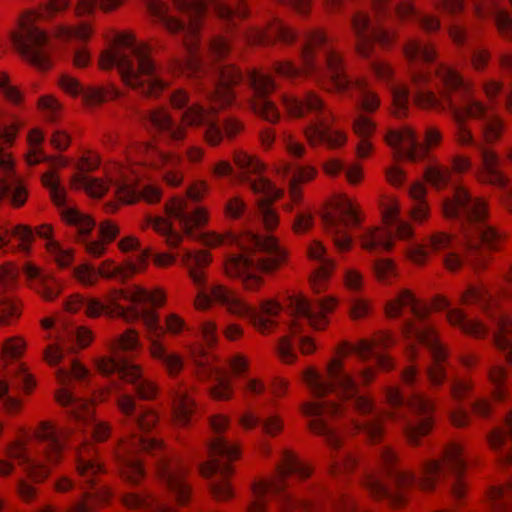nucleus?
Masks as SVG:
<instances>
[{"label": "nucleus", "mask_w": 512, "mask_h": 512, "mask_svg": "<svg viewBox=\"0 0 512 512\" xmlns=\"http://www.w3.org/2000/svg\"><path fill=\"white\" fill-rule=\"evenodd\" d=\"M173 9L181 13L185 19L178 18L164 0H147L152 16L160 21L171 33L182 37L184 55L173 62V69L187 74L199 81L210 102V108L199 104L187 106L188 96L182 90H176L170 96L171 104L178 109L186 108L182 114L185 124L204 127V138L211 146L221 143L224 136L234 138L243 129L237 118L228 116L222 125L211 115L220 108L230 105L236 92L234 87L239 84L247 86L248 102L255 114L269 122L279 119V111L268 95L275 89L270 75L253 70L244 76L238 68L224 62L215 63L229 51L228 40L218 36L202 48L198 43L197 32L199 21L208 9L230 26H235L238 19L247 15L243 7L234 8L228 0H173Z\"/></svg>", "instance_id": "f257e3e1"}, {"label": "nucleus", "mask_w": 512, "mask_h": 512, "mask_svg": "<svg viewBox=\"0 0 512 512\" xmlns=\"http://www.w3.org/2000/svg\"><path fill=\"white\" fill-rule=\"evenodd\" d=\"M404 53L413 66V91L404 84H393L396 115L406 114L411 99L421 108L449 109L457 124L458 142L473 146L479 154L478 180L498 187L503 204L512 213V179L499 168L498 154L487 146L501 138L504 120L492 105H485L475 97L471 86L455 70L436 62L435 51L428 43L410 39Z\"/></svg>", "instance_id": "f03ea898"}, {"label": "nucleus", "mask_w": 512, "mask_h": 512, "mask_svg": "<svg viewBox=\"0 0 512 512\" xmlns=\"http://www.w3.org/2000/svg\"><path fill=\"white\" fill-rule=\"evenodd\" d=\"M303 379L314 396L334 395L333 399L308 403L303 408L304 414L311 418V431L322 436L332 448L340 446L341 437L331 419L343 420L348 433L360 434L371 443L381 440L385 418L401 424L410 444L416 445L417 439L432 428L433 404L422 392L414 391L405 399L397 388H388L386 398L394 411L383 415L359 393L348 367L339 359L329 364L327 379L313 369L306 370Z\"/></svg>", "instance_id": "7ed1b4c3"}, {"label": "nucleus", "mask_w": 512, "mask_h": 512, "mask_svg": "<svg viewBox=\"0 0 512 512\" xmlns=\"http://www.w3.org/2000/svg\"><path fill=\"white\" fill-rule=\"evenodd\" d=\"M206 191L204 182L195 183L189 187L185 197H174L166 204L167 214L179 222L187 236L201 237L207 246L236 244L239 251L231 253L225 261L226 274L239 279L246 290H256L262 283L261 273L279 267L286 259L285 251L274 237L255 233L250 228L239 237L216 233L194 234L193 229L203 226L208 219L206 211L196 205Z\"/></svg>", "instance_id": "20e7f679"}, {"label": "nucleus", "mask_w": 512, "mask_h": 512, "mask_svg": "<svg viewBox=\"0 0 512 512\" xmlns=\"http://www.w3.org/2000/svg\"><path fill=\"white\" fill-rule=\"evenodd\" d=\"M379 470L366 476L365 485L371 495L386 500L390 505L399 506L404 501V490L420 488L431 491L437 482H444L455 499L465 495L464 474L467 467L463 448L458 443L447 445L441 459L425 460L422 463V475L417 478L411 471L397 466V456L388 446L376 451Z\"/></svg>", "instance_id": "39448f33"}, {"label": "nucleus", "mask_w": 512, "mask_h": 512, "mask_svg": "<svg viewBox=\"0 0 512 512\" xmlns=\"http://www.w3.org/2000/svg\"><path fill=\"white\" fill-rule=\"evenodd\" d=\"M116 401L129 434V440L119 445L115 456L121 476L131 483H137L145 473L138 453H150L156 457L155 465L161 481L178 503H186L190 498L191 489L185 479V465L180 459L166 453L162 443L155 438L136 433V430L150 431L158 421L156 413L137 406L135 399L128 393L119 394Z\"/></svg>", "instance_id": "423d86ee"}, {"label": "nucleus", "mask_w": 512, "mask_h": 512, "mask_svg": "<svg viewBox=\"0 0 512 512\" xmlns=\"http://www.w3.org/2000/svg\"><path fill=\"white\" fill-rule=\"evenodd\" d=\"M425 177L437 189L451 186V195L443 200V214L447 219L453 220L463 232L460 245L464 255L454 252L446 255V267L455 271L463 261L476 268L484 267L488 252L498 250L503 241V235L486 222L485 201L473 197L468 190L458 185L446 167L429 166L425 171Z\"/></svg>", "instance_id": "0eeeda50"}, {"label": "nucleus", "mask_w": 512, "mask_h": 512, "mask_svg": "<svg viewBox=\"0 0 512 512\" xmlns=\"http://www.w3.org/2000/svg\"><path fill=\"white\" fill-rule=\"evenodd\" d=\"M88 370L77 360L72 359L68 367L58 369L57 378L62 385L57 393V401L66 408L80 428H84L85 435L76 446L77 471L82 480L91 491H82L80 499L70 506L67 512H94L96 503H106L110 497V490L104 485H98V476L103 472L102 465L95 457V449L91 440L103 441L109 435V426L96 420L93 416L92 406L78 398L72 390V382L85 384L88 382Z\"/></svg>", "instance_id": "6e6552de"}, {"label": "nucleus", "mask_w": 512, "mask_h": 512, "mask_svg": "<svg viewBox=\"0 0 512 512\" xmlns=\"http://www.w3.org/2000/svg\"><path fill=\"white\" fill-rule=\"evenodd\" d=\"M118 299H123L134 305L142 303L161 305L164 302V295L160 291L149 292L140 287H134L128 291L121 290L117 292L112 307L107 310L97 299H86L77 294L65 301V308L71 313L83 311L89 317H97L106 312L110 316L121 317L125 321L141 319L150 334L151 355L162 363L171 376L177 375L182 370L183 360L180 355L167 351L159 342L158 338L165 333V329L160 324L158 316L149 309L125 308L117 302Z\"/></svg>", "instance_id": "1a4fd4ad"}, {"label": "nucleus", "mask_w": 512, "mask_h": 512, "mask_svg": "<svg viewBox=\"0 0 512 512\" xmlns=\"http://www.w3.org/2000/svg\"><path fill=\"white\" fill-rule=\"evenodd\" d=\"M210 262V255L204 251L195 252L185 249L182 253V263L188 269L191 280L199 290L194 302L195 307L204 310L212 302H217L225 306L231 314L248 319L260 333H269L277 325L275 318L281 311V306L273 300H265L261 303L260 309H256L222 284H214L206 289L203 268Z\"/></svg>", "instance_id": "9d476101"}, {"label": "nucleus", "mask_w": 512, "mask_h": 512, "mask_svg": "<svg viewBox=\"0 0 512 512\" xmlns=\"http://www.w3.org/2000/svg\"><path fill=\"white\" fill-rule=\"evenodd\" d=\"M304 70L312 73L322 68L321 76L326 80V89L339 93L355 90L357 104L366 112L375 111L379 104L378 96L362 80L352 81L346 73L342 56L334 49L328 37L318 29L305 33L301 49Z\"/></svg>", "instance_id": "9b49d317"}, {"label": "nucleus", "mask_w": 512, "mask_h": 512, "mask_svg": "<svg viewBox=\"0 0 512 512\" xmlns=\"http://www.w3.org/2000/svg\"><path fill=\"white\" fill-rule=\"evenodd\" d=\"M99 64L102 69L116 67L123 82L143 95L157 96L167 86L162 70L150 57L149 47L132 35H119L115 46L102 53Z\"/></svg>", "instance_id": "f8f14e48"}, {"label": "nucleus", "mask_w": 512, "mask_h": 512, "mask_svg": "<svg viewBox=\"0 0 512 512\" xmlns=\"http://www.w3.org/2000/svg\"><path fill=\"white\" fill-rule=\"evenodd\" d=\"M404 308H409L415 317V320H406L402 325L403 333L410 340L407 347L409 357L411 359L415 358L416 343L424 345L433 360V364L427 368L429 380L433 385H441L446 379L442 363L447 357V352L438 341L433 327L424 322L428 308L420 305L409 290H403L394 300L387 304L386 313L389 317H398L402 315Z\"/></svg>", "instance_id": "ddd939ff"}, {"label": "nucleus", "mask_w": 512, "mask_h": 512, "mask_svg": "<svg viewBox=\"0 0 512 512\" xmlns=\"http://www.w3.org/2000/svg\"><path fill=\"white\" fill-rule=\"evenodd\" d=\"M70 429H59L49 422H42L35 432L37 447L17 442L7 452L8 459L0 460V475L6 476L13 469L12 461H16L34 481L45 479L50 470L47 463H57L64 449V441L71 435Z\"/></svg>", "instance_id": "4468645a"}, {"label": "nucleus", "mask_w": 512, "mask_h": 512, "mask_svg": "<svg viewBox=\"0 0 512 512\" xmlns=\"http://www.w3.org/2000/svg\"><path fill=\"white\" fill-rule=\"evenodd\" d=\"M234 162L240 169L237 176L239 181L249 184L255 194H262L264 197L257 201L255 214L248 210L245 201L240 196L229 198L224 207L226 217L233 220L242 219L247 224L257 219L266 229L274 228L278 223V217L271 208L270 202L279 198L282 191L260 175L263 165L256 158L245 152L236 151Z\"/></svg>", "instance_id": "2eb2a0df"}, {"label": "nucleus", "mask_w": 512, "mask_h": 512, "mask_svg": "<svg viewBox=\"0 0 512 512\" xmlns=\"http://www.w3.org/2000/svg\"><path fill=\"white\" fill-rule=\"evenodd\" d=\"M462 301L479 304L488 313L490 326L469 319L459 309L449 310L447 314L449 322L463 332L478 338L486 336L491 331L495 346L512 365V319L494 307L495 299L487 286L484 284L470 286L462 295Z\"/></svg>", "instance_id": "dca6fc26"}, {"label": "nucleus", "mask_w": 512, "mask_h": 512, "mask_svg": "<svg viewBox=\"0 0 512 512\" xmlns=\"http://www.w3.org/2000/svg\"><path fill=\"white\" fill-rule=\"evenodd\" d=\"M289 306L294 318L288 326L287 333L279 338L275 346L277 355L287 364L297 359V346L303 354L315 350L312 339L303 333L302 322L309 323L315 329H322L327 323V313L335 307V300L330 297L310 300L296 294L289 298Z\"/></svg>", "instance_id": "f3484780"}, {"label": "nucleus", "mask_w": 512, "mask_h": 512, "mask_svg": "<svg viewBox=\"0 0 512 512\" xmlns=\"http://www.w3.org/2000/svg\"><path fill=\"white\" fill-rule=\"evenodd\" d=\"M277 478L261 480L253 485V501L247 512H266V503L275 500L277 512H308L320 508V503L312 500L293 498L285 491L286 479L294 476L305 479L311 470L300 462L291 452L283 454L282 463L277 468Z\"/></svg>", "instance_id": "a211bd4d"}, {"label": "nucleus", "mask_w": 512, "mask_h": 512, "mask_svg": "<svg viewBox=\"0 0 512 512\" xmlns=\"http://www.w3.org/2000/svg\"><path fill=\"white\" fill-rule=\"evenodd\" d=\"M283 103L292 116L302 117L306 113L314 115V119L305 128L306 138L311 145L322 143L329 148H336L346 142V135L332 128L335 118L315 93L308 92L303 98L285 96Z\"/></svg>", "instance_id": "6ab92c4d"}, {"label": "nucleus", "mask_w": 512, "mask_h": 512, "mask_svg": "<svg viewBox=\"0 0 512 512\" xmlns=\"http://www.w3.org/2000/svg\"><path fill=\"white\" fill-rule=\"evenodd\" d=\"M138 344L136 332L132 329L127 330L111 344L112 355L97 361V368L105 376L117 375L118 378L132 384L141 399L149 400L156 395V386L142 377L137 365L121 355L123 351H134Z\"/></svg>", "instance_id": "aec40b11"}, {"label": "nucleus", "mask_w": 512, "mask_h": 512, "mask_svg": "<svg viewBox=\"0 0 512 512\" xmlns=\"http://www.w3.org/2000/svg\"><path fill=\"white\" fill-rule=\"evenodd\" d=\"M42 183L49 190L55 205L62 209L61 214L64 221L74 228L77 241L84 244L86 251L91 256H101L105 251L104 243L98 240H89V235L96 225L95 221L89 215L67 205L66 190L53 172L49 171L43 174Z\"/></svg>", "instance_id": "412c9836"}, {"label": "nucleus", "mask_w": 512, "mask_h": 512, "mask_svg": "<svg viewBox=\"0 0 512 512\" xmlns=\"http://www.w3.org/2000/svg\"><path fill=\"white\" fill-rule=\"evenodd\" d=\"M209 460L201 464V474L210 479V490L217 500H227L233 496L227 480L232 473L230 462L239 456L237 446L222 436L215 437L208 446Z\"/></svg>", "instance_id": "4be33fe9"}, {"label": "nucleus", "mask_w": 512, "mask_h": 512, "mask_svg": "<svg viewBox=\"0 0 512 512\" xmlns=\"http://www.w3.org/2000/svg\"><path fill=\"white\" fill-rule=\"evenodd\" d=\"M386 229H368L362 235V246L369 252L390 250L393 239H409L413 235L410 224L400 218V208L397 203H390L383 212Z\"/></svg>", "instance_id": "5701e85b"}, {"label": "nucleus", "mask_w": 512, "mask_h": 512, "mask_svg": "<svg viewBox=\"0 0 512 512\" xmlns=\"http://www.w3.org/2000/svg\"><path fill=\"white\" fill-rule=\"evenodd\" d=\"M394 343L393 337L386 332H380L372 340L362 339L357 344H347L344 354H355L361 361L372 360L373 364L361 368L358 372L363 382L372 380L375 369L389 370L393 367L392 360L379 349L387 348Z\"/></svg>", "instance_id": "b1692460"}, {"label": "nucleus", "mask_w": 512, "mask_h": 512, "mask_svg": "<svg viewBox=\"0 0 512 512\" xmlns=\"http://www.w3.org/2000/svg\"><path fill=\"white\" fill-rule=\"evenodd\" d=\"M440 139V132L433 127L426 130V145L419 142L414 130L408 126L390 131L386 136V142L393 149L394 157L398 160L406 159L411 162H418L424 159L427 154L426 146L436 145Z\"/></svg>", "instance_id": "393cba45"}, {"label": "nucleus", "mask_w": 512, "mask_h": 512, "mask_svg": "<svg viewBox=\"0 0 512 512\" xmlns=\"http://www.w3.org/2000/svg\"><path fill=\"white\" fill-rule=\"evenodd\" d=\"M322 221L326 232L332 236L338 251H348L352 239L346 229L349 226H356L360 221L357 209L352 201L346 197H340L335 202L334 211L323 214Z\"/></svg>", "instance_id": "a878e982"}, {"label": "nucleus", "mask_w": 512, "mask_h": 512, "mask_svg": "<svg viewBox=\"0 0 512 512\" xmlns=\"http://www.w3.org/2000/svg\"><path fill=\"white\" fill-rule=\"evenodd\" d=\"M33 16L22 22V35H15L13 43L18 52L41 70L50 67L46 33L32 23Z\"/></svg>", "instance_id": "bb28decb"}, {"label": "nucleus", "mask_w": 512, "mask_h": 512, "mask_svg": "<svg viewBox=\"0 0 512 512\" xmlns=\"http://www.w3.org/2000/svg\"><path fill=\"white\" fill-rule=\"evenodd\" d=\"M92 339V333L87 328L63 321L57 329V342L46 348L44 358L50 365L57 364L63 358L64 349L75 352L88 346Z\"/></svg>", "instance_id": "cd10ccee"}, {"label": "nucleus", "mask_w": 512, "mask_h": 512, "mask_svg": "<svg viewBox=\"0 0 512 512\" xmlns=\"http://www.w3.org/2000/svg\"><path fill=\"white\" fill-rule=\"evenodd\" d=\"M352 29L356 50L363 57L370 56L376 42L388 45L393 39V33L388 28L372 22L370 16L364 12H357L352 17Z\"/></svg>", "instance_id": "c85d7f7f"}, {"label": "nucleus", "mask_w": 512, "mask_h": 512, "mask_svg": "<svg viewBox=\"0 0 512 512\" xmlns=\"http://www.w3.org/2000/svg\"><path fill=\"white\" fill-rule=\"evenodd\" d=\"M148 254L141 253L137 256V262L128 261L124 266H114L112 262L105 261L99 269L94 266L84 263L73 269L75 278L83 285H93L98 276L105 278H118L125 280L132 274L138 272L146 263Z\"/></svg>", "instance_id": "c756f323"}, {"label": "nucleus", "mask_w": 512, "mask_h": 512, "mask_svg": "<svg viewBox=\"0 0 512 512\" xmlns=\"http://www.w3.org/2000/svg\"><path fill=\"white\" fill-rule=\"evenodd\" d=\"M34 386L32 375L22 363H15L7 371L5 379H0V402L7 412H16L20 408V400L10 392L22 389L29 392Z\"/></svg>", "instance_id": "7c9ffc66"}, {"label": "nucleus", "mask_w": 512, "mask_h": 512, "mask_svg": "<svg viewBox=\"0 0 512 512\" xmlns=\"http://www.w3.org/2000/svg\"><path fill=\"white\" fill-rule=\"evenodd\" d=\"M241 37L251 45L267 46L276 41L291 44L297 38V34L279 18L273 17L264 28L251 27L243 31Z\"/></svg>", "instance_id": "2f4dec72"}, {"label": "nucleus", "mask_w": 512, "mask_h": 512, "mask_svg": "<svg viewBox=\"0 0 512 512\" xmlns=\"http://www.w3.org/2000/svg\"><path fill=\"white\" fill-rule=\"evenodd\" d=\"M373 6L378 18L395 16L400 19H413L426 32H435L440 27L437 18L418 12L409 0H403L395 7H392L388 0H373Z\"/></svg>", "instance_id": "473e14b6"}, {"label": "nucleus", "mask_w": 512, "mask_h": 512, "mask_svg": "<svg viewBox=\"0 0 512 512\" xmlns=\"http://www.w3.org/2000/svg\"><path fill=\"white\" fill-rule=\"evenodd\" d=\"M145 164L157 169L165 170V179L168 184L178 186L182 181V174L176 168L182 162L180 156L163 151L152 143H144L139 147Z\"/></svg>", "instance_id": "72a5a7b5"}, {"label": "nucleus", "mask_w": 512, "mask_h": 512, "mask_svg": "<svg viewBox=\"0 0 512 512\" xmlns=\"http://www.w3.org/2000/svg\"><path fill=\"white\" fill-rule=\"evenodd\" d=\"M141 119L146 128L154 129L164 141L176 143L185 136L184 128L174 122L164 108L148 111Z\"/></svg>", "instance_id": "f704fd0d"}, {"label": "nucleus", "mask_w": 512, "mask_h": 512, "mask_svg": "<svg viewBox=\"0 0 512 512\" xmlns=\"http://www.w3.org/2000/svg\"><path fill=\"white\" fill-rule=\"evenodd\" d=\"M479 17L491 15L499 34L506 40H512V16L499 0H473Z\"/></svg>", "instance_id": "c9c22d12"}, {"label": "nucleus", "mask_w": 512, "mask_h": 512, "mask_svg": "<svg viewBox=\"0 0 512 512\" xmlns=\"http://www.w3.org/2000/svg\"><path fill=\"white\" fill-rule=\"evenodd\" d=\"M60 85L64 91L72 96L81 95L83 100L89 105L100 104L116 96V91L112 88L84 87L77 79L71 76H63L60 80Z\"/></svg>", "instance_id": "e433bc0d"}, {"label": "nucleus", "mask_w": 512, "mask_h": 512, "mask_svg": "<svg viewBox=\"0 0 512 512\" xmlns=\"http://www.w3.org/2000/svg\"><path fill=\"white\" fill-rule=\"evenodd\" d=\"M114 194L123 203H134L143 199L147 203H155L161 197L160 189L152 184L135 186L128 181H117L114 183Z\"/></svg>", "instance_id": "4c0bfd02"}, {"label": "nucleus", "mask_w": 512, "mask_h": 512, "mask_svg": "<svg viewBox=\"0 0 512 512\" xmlns=\"http://www.w3.org/2000/svg\"><path fill=\"white\" fill-rule=\"evenodd\" d=\"M191 389L190 386L180 383L171 390L173 419L179 426L188 425L194 412L195 403L190 395Z\"/></svg>", "instance_id": "58836bf2"}, {"label": "nucleus", "mask_w": 512, "mask_h": 512, "mask_svg": "<svg viewBox=\"0 0 512 512\" xmlns=\"http://www.w3.org/2000/svg\"><path fill=\"white\" fill-rule=\"evenodd\" d=\"M24 274L29 286L46 300H52L59 294V283L46 271L32 265H27L24 269Z\"/></svg>", "instance_id": "ea45409f"}, {"label": "nucleus", "mask_w": 512, "mask_h": 512, "mask_svg": "<svg viewBox=\"0 0 512 512\" xmlns=\"http://www.w3.org/2000/svg\"><path fill=\"white\" fill-rule=\"evenodd\" d=\"M308 255L310 259L319 263L311 279L313 289L319 292L324 288V282L330 276L335 264L333 260L326 255V249L319 241H314L310 245Z\"/></svg>", "instance_id": "a19ab883"}, {"label": "nucleus", "mask_w": 512, "mask_h": 512, "mask_svg": "<svg viewBox=\"0 0 512 512\" xmlns=\"http://www.w3.org/2000/svg\"><path fill=\"white\" fill-rule=\"evenodd\" d=\"M43 140L44 136L41 131L34 129L29 133L28 142L30 150L26 157L28 165L33 166L40 162H48L51 167L65 166L67 160L64 157H50L43 152L41 148Z\"/></svg>", "instance_id": "79ce46f5"}, {"label": "nucleus", "mask_w": 512, "mask_h": 512, "mask_svg": "<svg viewBox=\"0 0 512 512\" xmlns=\"http://www.w3.org/2000/svg\"><path fill=\"white\" fill-rule=\"evenodd\" d=\"M123 504L130 509L147 512H174L172 507L144 492H130L122 496Z\"/></svg>", "instance_id": "37998d69"}, {"label": "nucleus", "mask_w": 512, "mask_h": 512, "mask_svg": "<svg viewBox=\"0 0 512 512\" xmlns=\"http://www.w3.org/2000/svg\"><path fill=\"white\" fill-rule=\"evenodd\" d=\"M280 173H282L283 176L288 179L291 200L294 203H299L301 200L299 184L302 182L310 181L315 175V170L310 167L285 164L283 165Z\"/></svg>", "instance_id": "c03bdc74"}, {"label": "nucleus", "mask_w": 512, "mask_h": 512, "mask_svg": "<svg viewBox=\"0 0 512 512\" xmlns=\"http://www.w3.org/2000/svg\"><path fill=\"white\" fill-rule=\"evenodd\" d=\"M455 240L446 233L439 232L430 238L428 245H414L409 252V256L417 264H422L426 260L430 251H438L445 248H452Z\"/></svg>", "instance_id": "a18cd8bd"}, {"label": "nucleus", "mask_w": 512, "mask_h": 512, "mask_svg": "<svg viewBox=\"0 0 512 512\" xmlns=\"http://www.w3.org/2000/svg\"><path fill=\"white\" fill-rule=\"evenodd\" d=\"M489 442L493 449L501 453L503 461L512 462V411L506 418L505 428L494 430Z\"/></svg>", "instance_id": "49530a36"}, {"label": "nucleus", "mask_w": 512, "mask_h": 512, "mask_svg": "<svg viewBox=\"0 0 512 512\" xmlns=\"http://www.w3.org/2000/svg\"><path fill=\"white\" fill-rule=\"evenodd\" d=\"M354 133L359 137L356 153L359 158L367 157L372 151L369 137L374 133L375 125L366 116L359 114L353 121Z\"/></svg>", "instance_id": "de8ad7c7"}, {"label": "nucleus", "mask_w": 512, "mask_h": 512, "mask_svg": "<svg viewBox=\"0 0 512 512\" xmlns=\"http://www.w3.org/2000/svg\"><path fill=\"white\" fill-rule=\"evenodd\" d=\"M37 234L38 236L48 240L47 249L59 267L65 268L71 264L73 260V254L71 250L62 248L57 242L51 239L52 228L50 225H41L37 229Z\"/></svg>", "instance_id": "09e8293b"}, {"label": "nucleus", "mask_w": 512, "mask_h": 512, "mask_svg": "<svg viewBox=\"0 0 512 512\" xmlns=\"http://www.w3.org/2000/svg\"><path fill=\"white\" fill-rule=\"evenodd\" d=\"M240 423L245 429H252L260 425L262 431L271 436L276 435L283 427L281 420L275 415L262 420L259 416L250 412L241 416Z\"/></svg>", "instance_id": "8fccbe9b"}, {"label": "nucleus", "mask_w": 512, "mask_h": 512, "mask_svg": "<svg viewBox=\"0 0 512 512\" xmlns=\"http://www.w3.org/2000/svg\"><path fill=\"white\" fill-rule=\"evenodd\" d=\"M488 497L491 512H512V480L505 487H492Z\"/></svg>", "instance_id": "3c124183"}, {"label": "nucleus", "mask_w": 512, "mask_h": 512, "mask_svg": "<svg viewBox=\"0 0 512 512\" xmlns=\"http://www.w3.org/2000/svg\"><path fill=\"white\" fill-rule=\"evenodd\" d=\"M14 236L20 240V248L27 251L30 243L34 239L32 229L25 225H18L13 229L0 226V249L9 245L10 237Z\"/></svg>", "instance_id": "603ef678"}, {"label": "nucleus", "mask_w": 512, "mask_h": 512, "mask_svg": "<svg viewBox=\"0 0 512 512\" xmlns=\"http://www.w3.org/2000/svg\"><path fill=\"white\" fill-rule=\"evenodd\" d=\"M409 194L414 201L410 210L411 217L414 221L422 223L429 214L428 206L424 201L425 187L421 183H416L409 188Z\"/></svg>", "instance_id": "864d4df0"}, {"label": "nucleus", "mask_w": 512, "mask_h": 512, "mask_svg": "<svg viewBox=\"0 0 512 512\" xmlns=\"http://www.w3.org/2000/svg\"><path fill=\"white\" fill-rule=\"evenodd\" d=\"M148 224L158 234L165 238V242L169 247H177L182 241V235L178 233L172 224L165 218H149Z\"/></svg>", "instance_id": "5fc2aeb1"}, {"label": "nucleus", "mask_w": 512, "mask_h": 512, "mask_svg": "<svg viewBox=\"0 0 512 512\" xmlns=\"http://www.w3.org/2000/svg\"><path fill=\"white\" fill-rule=\"evenodd\" d=\"M205 371L209 377L213 378L214 385L210 387L209 391L215 400H227L231 397L232 388L228 379L217 369L206 368Z\"/></svg>", "instance_id": "6e6d98bb"}, {"label": "nucleus", "mask_w": 512, "mask_h": 512, "mask_svg": "<svg viewBox=\"0 0 512 512\" xmlns=\"http://www.w3.org/2000/svg\"><path fill=\"white\" fill-rule=\"evenodd\" d=\"M73 184L77 188H83L91 197H102L108 190V185L97 178L86 174H78L73 178Z\"/></svg>", "instance_id": "4d7b16f0"}, {"label": "nucleus", "mask_w": 512, "mask_h": 512, "mask_svg": "<svg viewBox=\"0 0 512 512\" xmlns=\"http://www.w3.org/2000/svg\"><path fill=\"white\" fill-rule=\"evenodd\" d=\"M122 1L123 0H79L76 6V12L79 16L90 15L97 8L108 12L119 7Z\"/></svg>", "instance_id": "13d9d810"}, {"label": "nucleus", "mask_w": 512, "mask_h": 512, "mask_svg": "<svg viewBox=\"0 0 512 512\" xmlns=\"http://www.w3.org/2000/svg\"><path fill=\"white\" fill-rule=\"evenodd\" d=\"M325 170L329 175H337L345 171L346 178L350 183H357L361 179V170L357 165L346 167L345 164L338 160L332 159L325 165Z\"/></svg>", "instance_id": "bf43d9fd"}, {"label": "nucleus", "mask_w": 512, "mask_h": 512, "mask_svg": "<svg viewBox=\"0 0 512 512\" xmlns=\"http://www.w3.org/2000/svg\"><path fill=\"white\" fill-rule=\"evenodd\" d=\"M487 377L494 386V397L498 400L503 399L505 396V385L507 381L506 371L501 366L494 365L488 369Z\"/></svg>", "instance_id": "052dcab7"}, {"label": "nucleus", "mask_w": 512, "mask_h": 512, "mask_svg": "<svg viewBox=\"0 0 512 512\" xmlns=\"http://www.w3.org/2000/svg\"><path fill=\"white\" fill-rule=\"evenodd\" d=\"M91 35V28L87 23L77 26L62 27L60 37L68 40L86 41Z\"/></svg>", "instance_id": "680f3d73"}, {"label": "nucleus", "mask_w": 512, "mask_h": 512, "mask_svg": "<svg viewBox=\"0 0 512 512\" xmlns=\"http://www.w3.org/2000/svg\"><path fill=\"white\" fill-rule=\"evenodd\" d=\"M373 269L377 279L388 283L396 276L394 263L389 259H378L373 263Z\"/></svg>", "instance_id": "e2e57ef3"}, {"label": "nucleus", "mask_w": 512, "mask_h": 512, "mask_svg": "<svg viewBox=\"0 0 512 512\" xmlns=\"http://www.w3.org/2000/svg\"><path fill=\"white\" fill-rule=\"evenodd\" d=\"M356 465L357 459L355 456L348 451H344L338 457L333 459L331 464V472L337 475L342 472L351 471Z\"/></svg>", "instance_id": "0e129e2a"}, {"label": "nucleus", "mask_w": 512, "mask_h": 512, "mask_svg": "<svg viewBox=\"0 0 512 512\" xmlns=\"http://www.w3.org/2000/svg\"><path fill=\"white\" fill-rule=\"evenodd\" d=\"M19 270L12 263L0 266V292L12 288L17 281Z\"/></svg>", "instance_id": "69168bd1"}, {"label": "nucleus", "mask_w": 512, "mask_h": 512, "mask_svg": "<svg viewBox=\"0 0 512 512\" xmlns=\"http://www.w3.org/2000/svg\"><path fill=\"white\" fill-rule=\"evenodd\" d=\"M17 317H19V311L16 304L8 298L0 299V326L11 324Z\"/></svg>", "instance_id": "338daca9"}, {"label": "nucleus", "mask_w": 512, "mask_h": 512, "mask_svg": "<svg viewBox=\"0 0 512 512\" xmlns=\"http://www.w3.org/2000/svg\"><path fill=\"white\" fill-rule=\"evenodd\" d=\"M501 65L506 70L509 78V88L506 94V107L512 113V55L501 57Z\"/></svg>", "instance_id": "774afa93"}]
</instances>
